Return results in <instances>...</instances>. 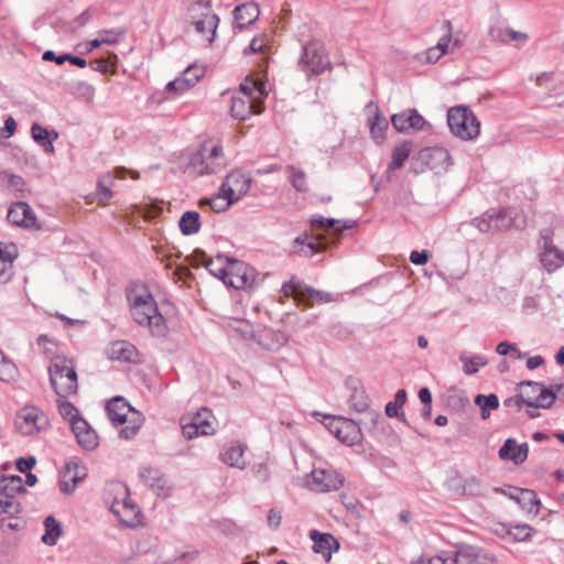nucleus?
<instances>
[{
    "mask_svg": "<svg viewBox=\"0 0 564 564\" xmlns=\"http://www.w3.org/2000/svg\"><path fill=\"white\" fill-rule=\"evenodd\" d=\"M131 316L133 321L149 327L155 337H164L167 333L165 317L159 312L158 304L145 286L131 290L127 293Z\"/></svg>",
    "mask_w": 564,
    "mask_h": 564,
    "instance_id": "1",
    "label": "nucleus"
},
{
    "mask_svg": "<svg viewBox=\"0 0 564 564\" xmlns=\"http://www.w3.org/2000/svg\"><path fill=\"white\" fill-rule=\"evenodd\" d=\"M471 224L481 232H497L509 228L523 229L527 225L525 216L517 208L488 209L480 217L473 219Z\"/></svg>",
    "mask_w": 564,
    "mask_h": 564,
    "instance_id": "2",
    "label": "nucleus"
},
{
    "mask_svg": "<svg viewBox=\"0 0 564 564\" xmlns=\"http://www.w3.org/2000/svg\"><path fill=\"white\" fill-rule=\"evenodd\" d=\"M227 161L220 143L204 142L191 156L188 167L198 176L217 174Z\"/></svg>",
    "mask_w": 564,
    "mask_h": 564,
    "instance_id": "3",
    "label": "nucleus"
},
{
    "mask_svg": "<svg viewBox=\"0 0 564 564\" xmlns=\"http://www.w3.org/2000/svg\"><path fill=\"white\" fill-rule=\"evenodd\" d=\"M50 382L61 398H66L77 392V372L72 359L56 356L48 366Z\"/></svg>",
    "mask_w": 564,
    "mask_h": 564,
    "instance_id": "4",
    "label": "nucleus"
},
{
    "mask_svg": "<svg viewBox=\"0 0 564 564\" xmlns=\"http://www.w3.org/2000/svg\"><path fill=\"white\" fill-rule=\"evenodd\" d=\"M299 67L306 75L307 79L332 69L330 59L321 41L312 40L302 45Z\"/></svg>",
    "mask_w": 564,
    "mask_h": 564,
    "instance_id": "5",
    "label": "nucleus"
},
{
    "mask_svg": "<svg viewBox=\"0 0 564 564\" xmlns=\"http://www.w3.org/2000/svg\"><path fill=\"white\" fill-rule=\"evenodd\" d=\"M516 404H522L534 410L547 409L554 403V394L549 387L538 381H522L518 384Z\"/></svg>",
    "mask_w": 564,
    "mask_h": 564,
    "instance_id": "6",
    "label": "nucleus"
},
{
    "mask_svg": "<svg viewBox=\"0 0 564 564\" xmlns=\"http://www.w3.org/2000/svg\"><path fill=\"white\" fill-rule=\"evenodd\" d=\"M447 122L451 132L463 140H471L479 134L480 122L468 107H452Z\"/></svg>",
    "mask_w": 564,
    "mask_h": 564,
    "instance_id": "7",
    "label": "nucleus"
},
{
    "mask_svg": "<svg viewBox=\"0 0 564 564\" xmlns=\"http://www.w3.org/2000/svg\"><path fill=\"white\" fill-rule=\"evenodd\" d=\"M553 238L554 230L544 228L540 231L538 241L540 262L549 273L556 271L564 264V252L554 245Z\"/></svg>",
    "mask_w": 564,
    "mask_h": 564,
    "instance_id": "8",
    "label": "nucleus"
},
{
    "mask_svg": "<svg viewBox=\"0 0 564 564\" xmlns=\"http://www.w3.org/2000/svg\"><path fill=\"white\" fill-rule=\"evenodd\" d=\"M281 291L285 296L293 297L299 303L311 305L313 303H328L333 300L330 293L315 290L293 276L290 281L283 283Z\"/></svg>",
    "mask_w": 564,
    "mask_h": 564,
    "instance_id": "9",
    "label": "nucleus"
},
{
    "mask_svg": "<svg viewBox=\"0 0 564 564\" xmlns=\"http://www.w3.org/2000/svg\"><path fill=\"white\" fill-rule=\"evenodd\" d=\"M106 412L111 423H143L145 421V416L121 395L113 397L107 402Z\"/></svg>",
    "mask_w": 564,
    "mask_h": 564,
    "instance_id": "10",
    "label": "nucleus"
},
{
    "mask_svg": "<svg viewBox=\"0 0 564 564\" xmlns=\"http://www.w3.org/2000/svg\"><path fill=\"white\" fill-rule=\"evenodd\" d=\"M227 273L228 279L226 278L225 284L235 290L249 288L254 282L253 269L243 261L230 258Z\"/></svg>",
    "mask_w": 564,
    "mask_h": 564,
    "instance_id": "11",
    "label": "nucleus"
},
{
    "mask_svg": "<svg viewBox=\"0 0 564 564\" xmlns=\"http://www.w3.org/2000/svg\"><path fill=\"white\" fill-rule=\"evenodd\" d=\"M252 177L242 169L232 170L223 182L221 192L227 193L237 202L250 189Z\"/></svg>",
    "mask_w": 564,
    "mask_h": 564,
    "instance_id": "12",
    "label": "nucleus"
},
{
    "mask_svg": "<svg viewBox=\"0 0 564 564\" xmlns=\"http://www.w3.org/2000/svg\"><path fill=\"white\" fill-rule=\"evenodd\" d=\"M351 394L349 398V406L357 413H366L367 419L370 423H378L381 414L380 412L372 410L370 408L369 398L365 388L359 383V381L354 380L351 386Z\"/></svg>",
    "mask_w": 564,
    "mask_h": 564,
    "instance_id": "13",
    "label": "nucleus"
},
{
    "mask_svg": "<svg viewBox=\"0 0 564 564\" xmlns=\"http://www.w3.org/2000/svg\"><path fill=\"white\" fill-rule=\"evenodd\" d=\"M139 477L156 496H170L172 486L165 475L159 469L150 466L142 467L139 471Z\"/></svg>",
    "mask_w": 564,
    "mask_h": 564,
    "instance_id": "14",
    "label": "nucleus"
},
{
    "mask_svg": "<svg viewBox=\"0 0 564 564\" xmlns=\"http://www.w3.org/2000/svg\"><path fill=\"white\" fill-rule=\"evenodd\" d=\"M87 471L84 466H80L77 462L66 463L64 469L61 473L59 489L64 494H72L76 486L86 478Z\"/></svg>",
    "mask_w": 564,
    "mask_h": 564,
    "instance_id": "15",
    "label": "nucleus"
},
{
    "mask_svg": "<svg viewBox=\"0 0 564 564\" xmlns=\"http://www.w3.org/2000/svg\"><path fill=\"white\" fill-rule=\"evenodd\" d=\"M391 123L398 132H405L410 129L422 130L426 124L425 119L416 109H406L391 116Z\"/></svg>",
    "mask_w": 564,
    "mask_h": 564,
    "instance_id": "16",
    "label": "nucleus"
},
{
    "mask_svg": "<svg viewBox=\"0 0 564 564\" xmlns=\"http://www.w3.org/2000/svg\"><path fill=\"white\" fill-rule=\"evenodd\" d=\"M420 158L431 170L447 171L453 164L449 152L441 147L426 148L420 152Z\"/></svg>",
    "mask_w": 564,
    "mask_h": 564,
    "instance_id": "17",
    "label": "nucleus"
},
{
    "mask_svg": "<svg viewBox=\"0 0 564 564\" xmlns=\"http://www.w3.org/2000/svg\"><path fill=\"white\" fill-rule=\"evenodd\" d=\"M356 221L345 220L344 223L335 218H326L321 215H314L311 219V225L314 228L324 229L332 236L333 242H337L344 229H350L355 226Z\"/></svg>",
    "mask_w": 564,
    "mask_h": 564,
    "instance_id": "18",
    "label": "nucleus"
},
{
    "mask_svg": "<svg viewBox=\"0 0 564 564\" xmlns=\"http://www.w3.org/2000/svg\"><path fill=\"white\" fill-rule=\"evenodd\" d=\"M247 445L240 442H230L219 453V459L231 468L243 469L247 465L245 452Z\"/></svg>",
    "mask_w": 564,
    "mask_h": 564,
    "instance_id": "19",
    "label": "nucleus"
},
{
    "mask_svg": "<svg viewBox=\"0 0 564 564\" xmlns=\"http://www.w3.org/2000/svg\"><path fill=\"white\" fill-rule=\"evenodd\" d=\"M7 219L17 226L31 228L35 225L36 217L32 208L24 202H17L8 210Z\"/></svg>",
    "mask_w": 564,
    "mask_h": 564,
    "instance_id": "20",
    "label": "nucleus"
},
{
    "mask_svg": "<svg viewBox=\"0 0 564 564\" xmlns=\"http://www.w3.org/2000/svg\"><path fill=\"white\" fill-rule=\"evenodd\" d=\"M262 107L260 104L250 99V94L246 96H234L231 98L230 113L235 119L246 120L252 113H260Z\"/></svg>",
    "mask_w": 564,
    "mask_h": 564,
    "instance_id": "21",
    "label": "nucleus"
},
{
    "mask_svg": "<svg viewBox=\"0 0 564 564\" xmlns=\"http://www.w3.org/2000/svg\"><path fill=\"white\" fill-rule=\"evenodd\" d=\"M529 446L527 443L519 444L513 438H507L500 447L498 454L502 460H510L516 465H520L528 458Z\"/></svg>",
    "mask_w": 564,
    "mask_h": 564,
    "instance_id": "22",
    "label": "nucleus"
},
{
    "mask_svg": "<svg viewBox=\"0 0 564 564\" xmlns=\"http://www.w3.org/2000/svg\"><path fill=\"white\" fill-rule=\"evenodd\" d=\"M310 485L317 491H332L338 489L343 485V479L333 471L315 469L312 471Z\"/></svg>",
    "mask_w": 564,
    "mask_h": 564,
    "instance_id": "23",
    "label": "nucleus"
},
{
    "mask_svg": "<svg viewBox=\"0 0 564 564\" xmlns=\"http://www.w3.org/2000/svg\"><path fill=\"white\" fill-rule=\"evenodd\" d=\"M310 538L314 543V552L322 554L327 561L330 560L333 551L339 549L338 541L330 533H321L317 530H312Z\"/></svg>",
    "mask_w": 564,
    "mask_h": 564,
    "instance_id": "24",
    "label": "nucleus"
},
{
    "mask_svg": "<svg viewBox=\"0 0 564 564\" xmlns=\"http://www.w3.org/2000/svg\"><path fill=\"white\" fill-rule=\"evenodd\" d=\"M106 354L108 358L112 360L126 362H137L138 360V350L135 346L126 340L111 343L106 349Z\"/></svg>",
    "mask_w": 564,
    "mask_h": 564,
    "instance_id": "25",
    "label": "nucleus"
},
{
    "mask_svg": "<svg viewBox=\"0 0 564 564\" xmlns=\"http://www.w3.org/2000/svg\"><path fill=\"white\" fill-rule=\"evenodd\" d=\"M339 442L348 446L358 444L362 438L360 425H326Z\"/></svg>",
    "mask_w": 564,
    "mask_h": 564,
    "instance_id": "26",
    "label": "nucleus"
},
{
    "mask_svg": "<svg viewBox=\"0 0 564 564\" xmlns=\"http://www.w3.org/2000/svg\"><path fill=\"white\" fill-rule=\"evenodd\" d=\"M260 9L258 4L250 2L238 6L234 10L236 26L239 30L246 29L248 25L254 23L259 18Z\"/></svg>",
    "mask_w": 564,
    "mask_h": 564,
    "instance_id": "27",
    "label": "nucleus"
},
{
    "mask_svg": "<svg viewBox=\"0 0 564 564\" xmlns=\"http://www.w3.org/2000/svg\"><path fill=\"white\" fill-rule=\"evenodd\" d=\"M70 429L78 445L85 451H93L98 446L99 437L91 425H70Z\"/></svg>",
    "mask_w": 564,
    "mask_h": 564,
    "instance_id": "28",
    "label": "nucleus"
},
{
    "mask_svg": "<svg viewBox=\"0 0 564 564\" xmlns=\"http://www.w3.org/2000/svg\"><path fill=\"white\" fill-rule=\"evenodd\" d=\"M31 135L33 140L43 147L46 153L54 152L53 141L58 138V133L55 130L48 131L40 123H33L31 127Z\"/></svg>",
    "mask_w": 564,
    "mask_h": 564,
    "instance_id": "29",
    "label": "nucleus"
},
{
    "mask_svg": "<svg viewBox=\"0 0 564 564\" xmlns=\"http://www.w3.org/2000/svg\"><path fill=\"white\" fill-rule=\"evenodd\" d=\"M443 26L446 30V34L440 40V42L435 46L430 47L425 52V59L427 63H436L447 52L448 43L451 42L452 37L451 21L445 20L443 22Z\"/></svg>",
    "mask_w": 564,
    "mask_h": 564,
    "instance_id": "30",
    "label": "nucleus"
},
{
    "mask_svg": "<svg viewBox=\"0 0 564 564\" xmlns=\"http://www.w3.org/2000/svg\"><path fill=\"white\" fill-rule=\"evenodd\" d=\"M295 247H299L297 252L307 258L313 257L316 252L325 249L328 245L326 238H316L315 241H307V236H299L294 240Z\"/></svg>",
    "mask_w": 564,
    "mask_h": 564,
    "instance_id": "31",
    "label": "nucleus"
},
{
    "mask_svg": "<svg viewBox=\"0 0 564 564\" xmlns=\"http://www.w3.org/2000/svg\"><path fill=\"white\" fill-rule=\"evenodd\" d=\"M219 23L218 17H207V20L195 21L192 26L195 32L203 36L207 43H213L216 36V30Z\"/></svg>",
    "mask_w": 564,
    "mask_h": 564,
    "instance_id": "32",
    "label": "nucleus"
},
{
    "mask_svg": "<svg viewBox=\"0 0 564 564\" xmlns=\"http://www.w3.org/2000/svg\"><path fill=\"white\" fill-rule=\"evenodd\" d=\"M178 227L184 236H192L200 229V216L198 212L187 210L180 218Z\"/></svg>",
    "mask_w": 564,
    "mask_h": 564,
    "instance_id": "33",
    "label": "nucleus"
},
{
    "mask_svg": "<svg viewBox=\"0 0 564 564\" xmlns=\"http://www.w3.org/2000/svg\"><path fill=\"white\" fill-rule=\"evenodd\" d=\"M207 17H218L212 11L208 0H198L191 3L188 7V21L194 24L198 20H207Z\"/></svg>",
    "mask_w": 564,
    "mask_h": 564,
    "instance_id": "34",
    "label": "nucleus"
},
{
    "mask_svg": "<svg viewBox=\"0 0 564 564\" xmlns=\"http://www.w3.org/2000/svg\"><path fill=\"white\" fill-rule=\"evenodd\" d=\"M445 406L454 413L466 412L467 409H473L468 398L464 392L454 391L446 395Z\"/></svg>",
    "mask_w": 564,
    "mask_h": 564,
    "instance_id": "35",
    "label": "nucleus"
},
{
    "mask_svg": "<svg viewBox=\"0 0 564 564\" xmlns=\"http://www.w3.org/2000/svg\"><path fill=\"white\" fill-rule=\"evenodd\" d=\"M236 202V199H234L227 193L221 192V188H219V192L213 197L203 198L200 200V205H208L214 212L223 213L226 212Z\"/></svg>",
    "mask_w": 564,
    "mask_h": 564,
    "instance_id": "36",
    "label": "nucleus"
},
{
    "mask_svg": "<svg viewBox=\"0 0 564 564\" xmlns=\"http://www.w3.org/2000/svg\"><path fill=\"white\" fill-rule=\"evenodd\" d=\"M15 423H36L39 421H47L45 413L31 404H26L15 413Z\"/></svg>",
    "mask_w": 564,
    "mask_h": 564,
    "instance_id": "37",
    "label": "nucleus"
},
{
    "mask_svg": "<svg viewBox=\"0 0 564 564\" xmlns=\"http://www.w3.org/2000/svg\"><path fill=\"white\" fill-rule=\"evenodd\" d=\"M43 61L45 62H54L57 65H63L65 62H69L72 65H75L79 68H84L87 66V61L83 57L64 53L61 55H56L54 51H45L42 55Z\"/></svg>",
    "mask_w": 564,
    "mask_h": 564,
    "instance_id": "38",
    "label": "nucleus"
},
{
    "mask_svg": "<svg viewBox=\"0 0 564 564\" xmlns=\"http://www.w3.org/2000/svg\"><path fill=\"white\" fill-rule=\"evenodd\" d=\"M230 258L218 254L216 259H209L204 262V267L208 270V272L221 280L224 283L226 278L228 279V260Z\"/></svg>",
    "mask_w": 564,
    "mask_h": 564,
    "instance_id": "39",
    "label": "nucleus"
},
{
    "mask_svg": "<svg viewBox=\"0 0 564 564\" xmlns=\"http://www.w3.org/2000/svg\"><path fill=\"white\" fill-rule=\"evenodd\" d=\"M412 149V142H402L398 144L391 155V162L388 165L389 171L401 169L408 160Z\"/></svg>",
    "mask_w": 564,
    "mask_h": 564,
    "instance_id": "40",
    "label": "nucleus"
},
{
    "mask_svg": "<svg viewBox=\"0 0 564 564\" xmlns=\"http://www.w3.org/2000/svg\"><path fill=\"white\" fill-rule=\"evenodd\" d=\"M518 503L529 513L538 514L539 512L540 500L531 489H518Z\"/></svg>",
    "mask_w": 564,
    "mask_h": 564,
    "instance_id": "41",
    "label": "nucleus"
},
{
    "mask_svg": "<svg viewBox=\"0 0 564 564\" xmlns=\"http://www.w3.org/2000/svg\"><path fill=\"white\" fill-rule=\"evenodd\" d=\"M475 404L480 410L481 420H488L490 416L491 410H497L499 408V399L495 393H490L488 395L478 394L475 398Z\"/></svg>",
    "mask_w": 564,
    "mask_h": 564,
    "instance_id": "42",
    "label": "nucleus"
},
{
    "mask_svg": "<svg viewBox=\"0 0 564 564\" xmlns=\"http://www.w3.org/2000/svg\"><path fill=\"white\" fill-rule=\"evenodd\" d=\"M45 533L42 536L43 543L46 545H55L62 534L61 524L53 516H48L44 520Z\"/></svg>",
    "mask_w": 564,
    "mask_h": 564,
    "instance_id": "43",
    "label": "nucleus"
},
{
    "mask_svg": "<svg viewBox=\"0 0 564 564\" xmlns=\"http://www.w3.org/2000/svg\"><path fill=\"white\" fill-rule=\"evenodd\" d=\"M216 420L209 408L202 406L195 411H188L182 415L180 423H212Z\"/></svg>",
    "mask_w": 564,
    "mask_h": 564,
    "instance_id": "44",
    "label": "nucleus"
},
{
    "mask_svg": "<svg viewBox=\"0 0 564 564\" xmlns=\"http://www.w3.org/2000/svg\"><path fill=\"white\" fill-rule=\"evenodd\" d=\"M369 124L372 138L378 142H381L384 139V132L388 129L389 123L377 107L373 117L369 118Z\"/></svg>",
    "mask_w": 564,
    "mask_h": 564,
    "instance_id": "45",
    "label": "nucleus"
},
{
    "mask_svg": "<svg viewBox=\"0 0 564 564\" xmlns=\"http://www.w3.org/2000/svg\"><path fill=\"white\" fill-rule=\"evenodd\" d=\"M459 360L464 364L463 371L465 375H475L480 367L488 364V359L481 355H474L468 357L466 354H460Z\"/></svg>",
    "mask_w": 564,
    "mask_h": 564,
    "instance_id": "46",
    "label": "nucleus"
},
{
    "mask_svg": "<svg viewBox=\"0 0 564 564\" xmlns=\"http://www.w3.org/2000/svg\"><path fill=\"white\" fill-rule=\"evenodd\" d=\"M58 411L67 423H87L79 411L68 401H58Z\"/></svg>",
    "mask_w": 564,
    "mask_h": 564,
    "instance_id": "47",
    "label": "nucleus"
},
{
    "mask_svg": "<svg viewBox=\"0 0 564 564\" xmlns=\"http://www.w3.org/2000/svg\"><path fill=\"white\" fill-rule=\"evenodd\" d=\"M111 511L117 514L120 519V521H122L124 524H127L128 527H134L135 525V521L133 519H130V518H124L121 512H123L126 516H129V514H135V507L124 500L122 503L120 502H115L112 506H111Z\"/></svg>",
    "mask_w": 564,
    "mask_h": 564,
    "instance_id": "48",
    "label": "nucleus"
},
{
    "mask_svg": "<svg viewBox=\"0 0 564 564\" xmlns=\"http://www.w3.org/2000/svg\"><path fill=\"white\" fill-rule=\"evenodd\" d=\"M535 534V530L525 523L511 524L510 541L523 542L531 539Z\"/></svg>",
    "mask_w": 564,
    "mask_h": 564,
    "instance_id": "49",
    "label": "nucleus"
},
{
    "mask_svg": "<svg viewBox=\"0 0 564 564\" xmlns=\"http://www.w3.org/2000/svg\"><path fill=\"white\" fill-rule=\"evenodd\" d=\"M112 183V177L110 174H107L98 180L97 188H96V197L99 203L107 204L111 197L112 192L110 189V185Z\"/></svg>",
    "mask_w": 564,
    "mask_h": 564,
    "instance_id": "50",
    "label": "nucleus"
},
{
    "mask_svg": "<svg viewBox=\"0 0 564 564\" xmlns=\"http://www.w3.org/2000/svg\"><path fill=\"white\" fill-rule=\"evenodd\" d=\"M183 436L193 440L198 436L214 435L216 430L214 425H182Z\"/></svg>",
    "mask_w": 564,
    "mask_h": 564,
    "instance_id": "51",
    "label": "nucleus"
},
{
    "mask_svg": "<svg viewBox=\"0 0 564 564\" xmlns=\"http://www.w3.org/2000/svg\"><path fill=\"white\" fill-rule=\"evenodd\" d=\"M21 511V505L6 492H0V514L13 517Z\"/></svg>",
    "mask_w": 564,
    "mask_h": 564,
    "instance_id": "52",
    "label": "nucleus"
},
{
    "mask_svg": "<svg viewBox=\"0 0 564 564\" xmlns=\"http://www.w3.org/2000/svg\"><path fill=\"white\" fill-rule=\"evenodd\" d=\"M194 85H195V78L188 80L186 78H183V76H181V77L167 83V85L165 86V91L167 94H170V93L181 94V93L187 90L188 88L193 87Z\"/></svg>",
    "mask_w": 564,
    "mask_h": 564,
    "instance_id": "53",
    "label": "nucleus"
},
{
    "mask_svg": "<svg viewBox=\"0 0 564 564\" xmlns=\"http://www.w3.org/2000/svg\"><path fill=\"white\" fill-rule=\"evenodd\" d=\"M289 170L292 171V176H291L292 186L297 192H301V193L307 192L308 187H307V184H306L305 173L300 171V170H296L293 166H289Z\"/></svg>",
    "mask_w": 564,
    "mask_h": 564,
    "instance_id": "54",
    "label": "nucleus"
},
{
    "mask_svg": "<svg viewBox=\"0 0 564 564\" xmlns=\"http://www.w3.org/2000/svg\"><path fill=\"white\" fill-rule=\"evenodd\" d=\"M487 36L492 42L508 43V29L499 24L489 26Z\"/></svg>",
    "mask_w": 564,
    "mask_h": 564,
    "instance_id": "55",
    "label": "nucleus"
},
{
    "mask_svg": "<svg viewBox=\"0 0 564 564\" xmlns=\"http://www.w3.org/2000/svg\"><path fill=\"white\" fill-rule=\"evenodd\" d=\"M124 34V31L122 30H101L99 32V39L102 44H116L118 42V39Z\"/></svg>",
    "mask_w": 564,
    "mask_h": 564,
    "instance_id": "56",
    "label": "nucleus"
},
{
    "mask_svg": "<svg viewBox=\"0 0 564 564\" xmlns=\"http://www.w3.org/2000/svg\"><path fill=\"white\" fill-rule=\"evenodd\" d=\"M384 413L390 419H398L402 423H406L402 406L398 405L394 401H390L386 404Z\"/></svg>",
    "mask_w": 564,
    "mask_h": 564,
    "instance_id": "57",
    "label": "nucleus"
},
{
    "mask_svg": "<svg viewBox=\"0 0 564 564\" xmlns=\"http://www.w3.org/2000/svg\"><path fill=\"white\" fill-rule=\"evenodd\" d=\"M210 258L207 257L206 252L202 249H195L192 254L186 257V261L193 267L204 265V262Z\"/></svg>",
    "mask_w": 564,
    "mask_h": 564,
    "instance_id": "58",
    "label": "nucleus"
},
{
    "mask_svg": "<svg viewBox=\"0 0 564 564\" xmlns=\"http://www.w3.org/2000/svg\"><path fill=\"white\" fill-rule=\"evenodd\" d=\"M36 459L33 456L29 457H20L17 460V468L20 473H30V470L35 466Z\"/></svg>",
    "mask_w": 564,
    "mask_h": 564,
    "instance_id": "59",
    "label": "nucleus"
},
{
    "mask_svg": "<svg viewBox=\"0 0 564 564\" xmlns=\"http://www.w3.org/2000/svg\"><path fill=\"white\" fill-rule=\"evenodd\" d=\"M121 429L118 431L119 437L126 441L132 440L140 430V425H120Z\"/></svg>",
    "mask_w": 564,
    "mask_h": 564,
    "instance_id": "60",
    "label": "nucleus"
},
{
    "mask_svg": "<svg viewBox=\"0 0 564 564\" xmlns=\"http://www.w3.org/2000/svg\"><path fill=\"white\" fill-rule=\"evenodd\" d=\"M15 130H17V121L14 120V118L8 117L4 120V126L1 129L0 133H1L2 138L9 139L10 137H12L14 134Z\"/></svg>",
    "mask_w": 564,
    "mask_h": 564,
    "instance_id": "61",
    "label": "nucleus"
},
{
    "mask_svg": "<svg viewBox=\"0 0 564 564\" xmlns=\"http://www.w3.org/2000/svg\"><path fill=\"white\" fill-rule=\"evenodd\" d=\"M430 254L426 250L412 251L410 254V261L415 265H423L429 261Z\"/></svg>",
    "mask_w": 564,
    "mask_h": 564,
    "instance_id": "62",
    "label": "nucleus"
},
{
    "mask_svg": "<svg viewBox=\"0 0 564 564\" xmlns=\"http://www.w3.org/2000/svg\"><path fill=\"white\" fill-rule=\"evenodd\" d=\"M1 528L3 530L19 531L23 528V521L9 516V518L1 520Z\"/></svg>",
    "mask_w": 564,
    "mask_h": 564,
    "instance_id": "63",
    "label": "nucleus"
},
{
    "mask_svg": "<svg viewBox=\"0 0 564 564\" xmlns=\"http://www.w3.org/2000/svg\"><path fill=\"white\" fill-rule=\"evenodd\" d=\"M539 300L536 296H525L522 302V311L525 314H532L536 311Z\"/></svg>",
    "mask_w": 564,
    "mask_h": 564,
    "instance_id": "64",
    "label": "nucleus"
}]
</instances>
